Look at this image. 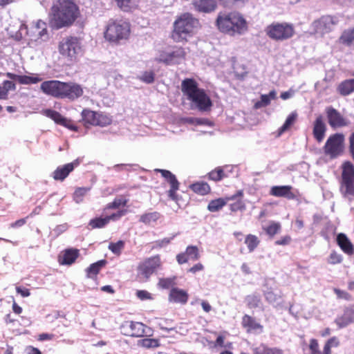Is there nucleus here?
Segmentation results:
<instances>
[{
    "mask_svg": "<svg viewBox=\"0 0 354 354\" xmlns=\"http://www.w3.org/2000/svg\"><path fill=\"white\" fill-rule=\"evenodd\" d=\"M215 26L219 32L230 36L241 35L248 30V24L239 11L218 12Z\"/></svg>",
    "mask_w": 354,
    "mask_h": 354,
    "instance_id": "1",
    "label": "nucleus"
},
{
    "mask_svg": "<svg viewBox=\"0 0 354 354\" xmlns=\"http://www.w3.org/2000/svg\"><path fill=\"white\" fill-rule=\"evenodd\" d=\"M77 15V7L73 1L57 0L51 8L49 23L53 28L59 29L71 25Z\"/></svg>",
    "mask_w": 354,
    "mask_h": 354,
    "instance_id": "2",
    "label": "nucleus"
},
{
    "mask_svg": "<svg viewBox=\"0 0 354 354\" xmlns=\"http://www.w3.org/2000/svg\"><path fill=\"white\" fill-rule=\"evenodd\" d=\"M40 89L48 95L72 100L80 97L83 93V90L80 85L58 80L45 81L41 84Z\"/></svg>",
    "mask_w": 354,
    "mask_h": 354,
    "instance_id": "3",
    "label": "nucleus"
},
{
    "mask_svg": "<svg viewBox=\"0 0 354 354\" xmlns=\"http://www.w3.org/2000/svg\"><path fill=\"white\" fill-rule=\"evenodd\" d=\"M199 21L189 12H184L178 16L173 24L171 38L176 43H185L192 37Z\"/></svg>",
    "mask_w": 354,
    "mask_h": 354,
    "instance_id": "4",
    "label": "nucleus"
},
{
    "mask_svg": "<svg viewBox=\"0 0 354 354\" xmlns=\"http://www.w3.org/2000/svg\"><path fill=\"white\" fill-rule=\"evenodd\" d=\"M181 91L187 100L192 102L198 110L209 111L212 106L209 97L203 88H199L198 83L193 78H185L181 83Z\"/></svg>",
    "mask_w": 354,
    "mask_h": 354,
    "instance_id": "5",
    "label": "nucleus"
},
{
    "mask_svg": "<svg viewBox=\"0 0 354 354\" xmlns=\"http://www.w3.org/2000/svg\"><path fill=\"white\" fill-rule=\"evenodd\" d=\"M130 34L131 25L129 22L122 19H111L105 26L104 37L111 44H120L123 41H127Z\"/></svg>",
    "mask_w": 354,
    "mask_h": 354,
    "instance_id": "6",
    "label": "nucleus"
},
{
    "mask_svg": "<svg viewBox=\"0 0 354 354\" xmlns=\"http://www.w3.org/2000/svg\"><path fill=\"white\" fill-rule=\"evenodd\" d=\"M267 36L275 41H284L292 38L295 33V27L287 22H273L265 30Z\"/></svg>",
    "mask_w": 354,
    "mask_h": 354,
    "instance_id": "7",
    "label": "nucleus"
},
{
    "mask_svg": "<svg viewBox=\"0 0 354 354\" xmlns=\"http://www.w3.org/2000/svg\"><path fill=\"white\" fill-rule=\"evenodd\" d=\"M341 169L340 192L344 197L354 196V165L345 161Z\"/></svg>",
    "mask_w": 354,
    "mask_h": 354,
    "instance_id": "8",
    "label": "nucleus"
},
{
    "mask_svg": "<svg viewBox=\"0 0 354 354\" xmlns=\"http://www.w3.org/2000/svg\"><path fill=\"white\" fill-rule=\"evenodd\" d=\"M58 50L64 57L72 61L81 54L82 46L77 37H68L59 41Z\"/></svg>",
    "mask_w": 354,
    "mask_h": 354,
    "instance_id": "9",
    "label": "nucleus"
},
{
    "mask_svg": "<svg viewBox=\"0 0 354 354\" xmlns=\"http://www.w3.org/2000/svg\"><path fill=\"white\" fill-rule=\"evenodd\" d=\"M344 140V137L341 133H335L330 136L324 147L325 154L331 158L339 156L343 150Z\"/></svg>",
    "mask_w": 354,
    "mask_h": 354,
    "instance_id": "10",
    "label": "nucleus"
},
{
    "mask_svg": "<svg viewBox=\"0 0 354 354\" xmlns=\"http://www.w3.org/2000/svg\"><path fill=\"white\" fill-rule=\"evenodd\" d=\"M154 171L160 173L161 176L170 185V189L167 192V195L171 200L175 201L180 206V198L177 194V191L179 189L180 187V183L177 180L176 176L170 171L166 169H156Z\"/></svg>",
    "mask_w": 354,
    "mask_h": 354,
    "instance_id": "11",
    "label": "nucleus"
},
{
    "mask_svg": "<svg viewBox=\"0 0 354 354\" xmlns=\"http://www.w3.org/2000/svg\"><path fill=\"white\" fill-rule=\"evenodd\" d=\"M162 266L160 255L157 254L145 259L138 267L140 273L146 279H149Z\"/></svg>",
    "mask_w": 354,
    "mask_h": 354,
    "instance_id": "12",
    "label": "nucleus"
},
{
    "mask_svg": "<svg viewBox=\"0 0 354 354\" xmlns=\"http://www.w3.org/2000/svg\"><path fill=\"white\" fill-rule=\"evenodd\" d=\"M187 56L185 49L182 46H175L172 51L160 54L158 61L167 65L178 64L185 60Z\"/></svg>",
    "mask_w": 354,
    "mask_h": 354,
    "instance_id": "13",
    "label": "nucleus"
},
{
    "mask_svg": "<svg viewBox=\"0 0 354 354\" xmlns=\"http://www.w3.org/2000/svg\"><path fill=\"white\" fill-rule=\"evenodd\" d=\"M339 345V342L336 337L329 338L324 344L323 351L319 350V345L318 340L312 338L309 341V351L310 354H332V348L337 347Z\"/></svg>",
    "mask_w": 354,
    "mask_h": 354,
    "instance_id": "14",
    "label": "nucleus"
},
{
    "mask_svg": "<svg viewBox=\"0 0 354 354\" xmlns=\"http://www.w3.org/2000/svg\"><path fill=\"white\" fill-rule=\"evenodd\" d=\"M326 113L328 122L333 129L347 127L350 124L347 118L332 106H328L326 109Z\"/></svg>",
    "mask_w": 354,
    "mask_h": 354,
    "instance_id": "15",
    "label": "nucleus"
},
{
    "mask_svg": "<svg viewBox=\"0 0 354 354\" xmlns=\"http://www.w3.org/2000/svg\"><path fill=\"white\" fill-rule=\"evenodd\" d=\"M270 194L275 197H284L288 200L298 201L300 193L298 190H294L291 185L272 186L270 190Z\"/></svg>",
    "mask_w": 354,
    "mask_h": 354,
    "instance_id": "16",
    "label": "nucleus"
},
{
    "mask_svg": "<svg viewBox=\"0 0 354 354\" xmlns=\"http://www.w3.org/2000/svg\"><path fill=\"white\" fill-rule=\"evenodd\" d=\"M201 257L198 248L196 245H188L184 252L176 255V261L178 264L182 265L189 261H196Z\"/></svg>",
    "mask_w": 354,
    "mask_h": 354,
    "instance_id": "17",
    "label": "nucleus"
},
{
    "mask_svg": "<svg viewBox=\"0 0 354 354\" xmlns=\"http://www.w3.org/2000/svg\"><path fill=\"white\" fill-rule=\"evenodd\" d=\"M243 194V190H238L234 194L226 196L225 198H218L214 200H212L208 205L207 209L210 212H216L221 210L224 206L226 205L227 202L234 199L237 196H241Z\"/></svg>",
    "mask_w": 354,
    "mask_h": 354,
    "instance_id": "18",
    "label": "nucleus"
},
{
    "mask_svg": "<svg viewBox=\"0 0 354 354\" xmlns=\"http://www.w3.org/2000/svg\"><path fill=\"white\" fill-rule=\"evenodd\" d=\"M43 114L48 118H50L55 123L66 127L70 129L75 130V127L71 123V120L63 117L59 113L52 109H45L43 111Z\"/></svg>",
    "mask_w": 354,
    "mask_h": 354,
    "instance_id": "19",
    "label": "nucleus"
},
{
    "mask_svg": "<svg viewBox=\"0 0 354 354\" xmlns=\"http://www.w3.org/2000/svg\"><path fill=\"white\" fill-rule=\"evenodd\" d=\"M335 322L340 328L354 322V305L346 308L344 313L337 317Z\"/></svg>",
    "mask_w": 354,
    "mask_h": 354,
    "instance_id": "20",
    "label": "nucleus"
},
{
    "mask_svg": "<svg viewBox=\"0 0 354 354\" xmlns=\"http://www.w3.org/2000/svg\"><path fill=\"white\" fill-rule=\"evenodd\" d=\"M193 5L196 10L204 13L212 12L217 8L216 0H194Z\"/></svg>",
    "mask_w": 354,
    "mask_h": 354,
    "instance_id": "21",
    "label": "nucleus"
},
{
    "mask_svg": "<svg viewBox=\"0 0 354 354\" xmlns=\"http://www.w3.org/2000/svg\"><path fill=\"white\" fill-rule=\"evenodd\" d=\"M76 162L66 164L58 167L53 173L52 176L55 180L63 181L68 174L75 169Z\"/></svg>",
    "mask_w": 354,
    "mask_h": 354,
    "instance_id": "22",
    "label": "nucleus"
},
{
    "mask_svg": "<svg viewBox=\"0 0 354 354\" xmlns=\"http://www.w3.org/2000/svg\"><path fill=\"white\" fill-rule=\"evenodd\" d=\"M326 131V127L324 122L323 117L322 115L317 116L313 124V133L318 142H321L324 140Z\"/></svg>",
    "mask_w": 354,
    "mask_h": 354,
    "instance_id": "23",
    "label": "nucleus"
},
{
    "mask_svg": "<svg viewBox=\"0 0 354 354\" xmlns=\"http://www.w3.org/2000/svg\"><path fill=\"white\" fill-rule=\"evenodd\" d=\"M336 241L340 249L348 255L354 254V245L344 233H339L337 236Z\"/></svg>",
    "mask_w": 354,
    "mask_h": 354,
    "instance_id": "24",
    "label": "nucleus"
},
{
    "mask_svg": "<svg viewBox=\"0 0 354 354\" xmlns=\"http://www.w3.org/2000/svg\"><path fill=\"white\" fill-rule=\"evenodd\" d=\"M90 113H91V115H90V124L106 127L112 122L111 118L106 114L95 111H90Z\"/></svg>",
    "mask_w": 354,
    "mask_h": 354,
    "instance_id": "25",
    "label": "nucleus"
},
{
    "mask_svg": "<svg viewBox=\"0 0 354 354\" xmlns=\"http://www.w3.org/2000/svg\"><path fill=\"white\" fill-rule=\"evenodd\" d=\"M189 298L187 291L178 288H172L169 294V299L174 303L185 304Z\"/></svg>",
    "mask_w": 354,
    "mask_h": 354,
    "instance_id": "26",
    "label": "nucleus"
},
{
    "mask_svg": "<svg viewBox=\"0 0 354 354\" xmlns=\"http://www.w3.org/2000/svg\"><path fill=\"white\" fill-rule=\"evenodd\" d=\"M77 256V250L67 249L59 254V262L62 265H71L75 261Z\"/></svg>",
    "mask_w": 354,
    "mask_h": 354,
    "instance_id": "27",
    "label": "nucleus"
},
{
    "mask_svg": "<svg viewBox=\"0 0 354 354\" xmlns=\"http://www.w3.org/2000/svg\"><path fill=\"white\" fill-rule=\"evenodd\" d=\"M241 325L248 332L256 330H262L263 326L257 322L255 319L248 315H245L242 317Z\"/></svg>",
    "mask_w": 354,
    "mask_h": 354,
    "instance_id": "28",
    "label": "nucleus"
},
{
    "mask_svg": "<svg viewBox=\"0 0 354 354\" xmlns=\"http://www.w3.org/2000/svg\"><path fill=\"white\" fill-rule=\"evenodd\" d=\"M253 354H283V351L277 347H269L265 344L252 348Z\"/></svg>",
    "mask_w": 354,
    "mask_h": 354,
    "instance_id": "29",
    "label": "nucleus"
},
{
    "mask_svg": "<svg viewBox=\"0 0 354 354\" xmlns=\"http://www.w3.org/2000/svg\"><path fill=\"white\" fill-rule=\"evenodd\" d=\"M189 188L196 194L201 196H205L211 192V187L206 182L200 181L192 183Z\"/></svg>",
    "mask_w": 354,
    "mask_h": 354,
    "instance_id": "30",
    "label": "nucleus"
},
{
    "mask_svg": "<svg viewBox=\"0 0 354 354\" xmlns=\"http://www.w3.org/2000/svg\"><path fill=\"white\" fill-rule=\"evenodd\" d=\"M123 12H131L138 7L140 0H114Z\"/></svg>",
    "mask_w": 354,
    "mask_h": 354,
    "instance_id": "31",
    "label": "nucleus"
},
{
    "mask_svg": "<svg viewBox=\"0 0 354 354\" xmlns=\"http://www.w3.org/2000/svg\"><path fill=\"white\" fill-rule=\"evenodd\" d=\"M338 93L343 95H348L354 91V79L346 80L342 82L337 88Z\"/></svg>",
    "mask_w": 354,
    "mask_h": 354,
    "instance_id": "32",
    "label": "nucleus"
},
{
    "mask_svg": "<svg viewBox=\"0 0 354 354\" xmlns=\"http://www.w3.org/2000/svg\"><path fill=\"white\" fill-rule=\"evenodd\" d=\"M227 167V166L216 167L207 174V178L210 180L218 182L227 178V175L225 172V169Z\"/></svg>",
    "mask_w": 354,
    "mask_h": 354,
    "instance_id": "33",
    "label": "nucleus"
},
{
    "mask_svg": "<svg viewBox=\"0 0 354 354\" xmlns=\"http://www.w3.org/2000/svg\"><path fill=\"white\" fill-rule=\"evenodd\" d=\"M341 44L350 46L354 42V26L344 30L339 38Z\"/></svg>",
    "mask_w": 354,
    "mask_h": 354,
    "instance_id": "34",
    "label": "nucleus"
},
{
    "mask_svg": "<svg viewBox=\"0 0 354 354\" xmlns=\"http://www.w3.org/2000/svg\"><path fill=\"white\" fill-rule=\"evenodd\" d=\"M297 116V112L293 111L287 117L284 124L278 129V136H281L284 132L290 129L296 122Z\"/></svg>",
    "mask_w": 354,
    "mask_h": 354,
    "instance_id": "35",
    "label": "nucleus"
},
{
    "mask_svg": "<svg viewBox=\"0 0 354 354\" xmlns=\"http://www.w3.org/2000/svg\"><path fill=\"white\" fill-rule=\"evenodd\" d=\"M129 335L131 337H142L145 333V325L141 322H131L129 324Z\"/></svg>",
    "mask_w": 354,
    "mask_h": 354,
    "instance_id": "36",
    "label": "nucleus"
},
{
    "mask_svg": "<svg viewBox=\"0 0 354 354\" xmlns=\"http://www.w3.org/2000/svg\"><path fill=\"white\" fill-rule=\"evenodd\" d=\"M160 216V214L158 212H147L140 216L139 221L145 225H151L156 222Z\"/></svg>",
    "mask_w": 354,
    "mask_h": 354,
    "instance_id": "37",
    "label": "nucleus"
},
{
    "mask_svg": "<svg viewBox=\"0 0 354 354\" xmlns=\"http://www.w3.org/2000/svg\"><path fill=\"white\" fill-rule=\"evenodd\" d=\"M243 196L244 193L243 192L241 196H237L234 199L230 201H233V203L230 204V209L232 212H235L238 211H243L245 209V204L243 200Z\"/></svg>",
    "mask_w": 354,
    "mask_h": 354,
    "instance_id": "38",
    "label": "nucleus"
},
{
    "mask_svg": "<svg viewBox=\"0 0 354 354\" xmlns=\"http://www.w3.org/2000/svg\"><path fill=\"white\" fill-rule=\"evenodd\" d=\"M245 243L250 252H252L259 245L260 240L254 234H248L245 239Z\"/></svg>",
    "mask_w": 354,
    "mask_h": 354,
    "instance_id": "39",
    "label": "nucleus"
},
{
    "mask_svg": "<svg viewBox=\"0 0 354 354\" xmlns=\"http://www.w3.org/2000/svg\"><path fill=\"white\" fill-rule=\"evenodd\" d=\"M15 84L8 80H6L3 83V86L0 85V100H6L8 98V91L15 89Z\"/></svg>",
    "mask_w": 354,
    "mask_h": 354,
    "instance_id": "40",
    "label": "nucleus"
},
{
    "mask_svg": "<svg viewBox=\"0 0 354 354\" xmlns=\"http://www.w3.org/2000/svg\"><path fill=\"white\" fill-rule=\"evenodd\" d=\"M333 25L332 20L329 18H323L317 22V28L322 33H326L331 30V26Z\"/></svg>",
    "mask_w": 354,
    "mask_h": 354,
    "instance_id": "41",
    "label": "nucleus"
},
{
    "mask_svg": "<svg viewBox=\"0 0 354 354\" xmlns=\"http://www.w3.org/2000/svg\"><path fill=\"white\" fill-rule=\"evenodd\" d=\"M245 302L249 308H257L261 303V297L256 294L249 295L245 297Z\"/></svg>",
    "mask_w": 354,
    "mask_h": 354,
    "instance_id": "42",
    "label": "nucleus"
},
{
    "mask_svg": "<svg viewBox=\"0 0 354 354\" xmlns=\"http://www.w3.org/2000/svg\"><path fill=\"white\" fill-rule=\"evenodd\" d=\"M281 229V225L279 222L272 221L270 224L263 228L265 232L270 237H273L274 235L278 234Z\"/></svg>",
    "mask_w": 354,
    "mask_h": 354,
    "instance_id": "43",
    "label": "nucleus"
},
{
    "mask_svg": "<svg viewBox=\"0 0 354 354\" xmlns=\"http://www.w3.org/2000/svg\"><path fill=\"white\" fill-rule=\"evenodd\" d=\"M35 29L38 38L41 39L42 41H45L48 38L46 24L45 22L41 20L38 21L36 24Z\"/></svg>",
    "mask_w": 354,
    "mask_h": 354,
    "instance_id": "44",
    "label": "nucleus"
},
{
    "mask_svg": "<svg viewBox=\"0 0 354 354\" xmlns=\"http://www.w3.org/2000/svg\"><path fill=\"white\" fill-rule=\"evenodd\" d=\"M42 80L41 78L38 77L37 75H20L18 77V82L21 84H37Z\"/></svg>",
    "mask_w": 354,
    "mask_h": 354,
    "instance_id": "45",
    "label": "nucleus"
},
{
    "mask_svg": "<svg viewBox=\"0 0 354 354\" xmlns=\"http://www.w3.org/2000/svg\"><path fill=\"white\" fill-rule=\"evenodd\" d=\"M124 241L120 240L116 243H110L108 248L111 250L114 254L120 255L122 252V250L124 248Z\"/></svg>",
    "mask_w": 354,
    "mask_h": 354,
    "instance_id": "46",
    "label": "nucleus"
},
{
    "mask_svg": "<svg viewBox=\"0 0 354 354\" xmlns=\"http://www.w3.org/2000/svg\"><path fill=\"white\" fill-rule=\"evenodd\" d=\"M127 203V200L124 196L116 198L113 202L107 204L106 209H118L120 207H124Z\"/></svg>",
    "mask_w": 354,
    "mask_h": 354,
    "instance_id": "47",
    "label": "nucleus"
},
{
    "mask_svg": "<svg viewBox=\"0 0 354 354\" xmlns=\"http://www.w3.org/2000/svg\"><path fill=\"white\" fill-rule=\"evenodd\" d=\"M175 277L172 278H160L158 282V286L161 289H169L175 285Z\"/></svg>",
    "mask_w": 354,
    "mask_h": 354,
    "instance_id": "48",
    "label": "nucleus"
},
{
    "mask_svg": "<svg viewBox=\"0 0 354 354\" xmlns=\"http://www.w3.org/2000/svg\"><path fill=\"white\" fill-rule=\"evenodd\" d=\"M108 223L109 218H107L106 216L104 218H95L90 221V225H91L93 228H101Z\"/></svg>",
    "mask_w": 354,
    "mask_h": 354,
    "instance_id": "49",
    "label": "nucleus"
},
{
    "mask_svg": "<svg viewBox=\"0 0 354 354\" xmlns=\"http://www.w3.org/2000/svg\"><path fill=\"white\" fill-rule=\"evenodd\" d=\"M106 263L107 261L105 259H102L92 263L90 265V273L97 274L106 266Z\"/></svg>",
    "mask_w": 354,
    "mask_h": 354,
    "instance_id": "50",
    "label": "nucleus"
},
{
    "mask_svg": "<svg viewBox=\"0 0 354 354\" xmlns=\"http://www.w3.org/2000/svg\"><path fill=\"white\" fill-rule=\"evenodd\" d=\"M141 345L147 348H156L159 346V342L156 339L145 338L141 340Z\"/></svg>",
    "mask_w": 354,
    "mask_h": 354,
    "instance_id": "51",
    "label": "nucleus"
},
{
    "mask_svg": "<svg viewBox=\"0 0 354 354\" xmlns=\"http://www.w3.org/2000/svg\"><path fill=\"white\" fill-rule=\"evenodd\" d=\"M264 296H265V298L269 302V303H275L277 302L279 299H280V296L275 293L273 290H267L265 293H264Z\"/></svg>",
    "mask_w": 354,
    "mask_h": 354,
    "instance_id": "52",
    "label": "nucleus"
},
{
    "mask_svg": "<svg viewBox=\"0 0 354 354\" xmlns=\"http://www.w3.org/2000/svg\"><path fill=\"white\" fill-rule=\"evenodd\" d=\"M342 261V257L336 251H333L328 259V263L330 264H338Z\"/></svg>",
    "mask_w": 354,
    "mask_h": 354,
    "instance_id": "53",
    "label": "nucleus"
},
{
    "mask_svg": "<svg viewBox=\"0 0 354 354\" xmlns=\"http://www.w3.org/2000/svg\"><path fill=\"white\" fill-rule=\"evenodd\" d=\"M155 74L153 71H145L143 73L140 80L147 84H151L154 82Z\"/></svg>",
    "mask_w": 354,
    "mask_h": 354,
    "instance_id": "54",
    "label": "nucleus"
},
{
    "mask_svg": "<svg viewBox=\"0 0 354 354\" xmlns=\"http://www.w3.org/2000/svg\"><path fill=\"white\" fill-rule=\"evenodd\" d=\"M333 291L336 294L337 298L339 299L349 301L352 299V296L346 291L342 290L338 288H334Z\"/></svg>",
    "mask_w": 354,
    "mask_h": 354,
    "instance_id": "55",
    "label": "nucleus"
},
{
    "mask_svg": "<svg viewBox=\"0 0 354 354\" xmlns=\"http://www.w3.org/2000/svg\"><path fill=\"white\" fill-rule=\"evenodd\" d=\"M86 189H85V188L77 189L73 195V198H74V200L75 201V202L77 203H79L81 201H82L83 196L86 194Z\"/></svg>",
    "mask_w": 354,
    "mask_h": 354,
    "instance_id": "56",
    "label": "nucleus"
},
{
    "mask_svg": "<svg viewBox=\"0 0 354 354\" xmlns=\"http://www.w3.org/2000/svg\"><path fill=\"white\" fill-rule=\"evenodd\" d=\"M136 296L140 300H151L153 299V297L150 292L147 290H141L136 292Z\"/></svg>",
    "mask_w": 354,
    "mask_h": 354,
    "instance_id": "57",
    "label": "nucleus"
},
{
    "mask_svg": "<svg viewBox=\"0 0 354 354\" xmlns=\"http://www.w3.org/2000/svg\"><path fill=\"white\" fill-rule=\"evenodd\" d=\"M127 211L126 209L119 210L116 213H113L109 216H107L106 218H109V223L110 221H117L120 219L122 216H124L127 214Z\"/></svg>",
    "mask_w": 354,
    "mask_h": 354,
    "instance_id": "58",
    "label": "nucleus"
},
{
    "mask_svg": "<svg viewBox=\"0 0 354 354\" xmlns=\"http://www.w3.org/2000/svg\"><path fill=\"white\" fill-rule=\"evenodd\" d=\"M292 241V238L290 235H286L281 237V239L277 240L274 243L277 245H289Z\"/></svg>",
    "mask_w": 354,
    "mask_h": 354,
    "instance_id": "59",
    "label": "nucleus"
},
{
    "mask_svg": "<svg viewBox=\"0 0 354 354\" xmlns=\"http://www.w3.org/2000/svg\"><path fill=\"white\" fill-rule=\"evenodd\" d=\"M204 270V266L201 263H197L194 264L192 267L188 269L187 272L196 274L198 272L203 271Z\"/></svg>",
    "mask_w": 354,
    "mask_h": 354,
    "instance_id": "60",
    "label": "nucleus"
},
{
    "mask_svg": "<svg viewBox=\"0 0 354 354\" xmlns=\"http://www.w3.org/2000/svg\"><path fill=\"white\" fill-rule=\"evenodd\" d=\"M68 229V225L66 223H64L62 225H59L55 227V228L53 230V232L55 234V236H59L62 233L66 231Z\"/></svg>",
    "mask_w": 354,
    "mask_h": 354,
    "instance_id": "61",
    "label": "nucleus"
},
{
    "mask_svg": "<svg viewBox=\"0 0 354 354\" xmlns=\"http://www.w3.org/2000/svg\"><path fill=\"white\" fill-rule=\"evenodd\" d=\"M16 291L18 294L21 295L23 297H27L30 295V292L29 289L26 288H22L21 286L16 287Z\"/></svg>",
    "mask_w": 354,
    "mask_h": 354,
    "instance_id": "62",
    "label": "nucleus"
},
{
    "mask_svg": "<svg viewBox=\"0 0 354 354\" xmlns=\"http://www.w3.org/2000/svg\"><path fill=\"white\" fill-rule=\"evenodd\" d=\"M225 6H234L239 3H245L248 0H219Z\"/></svg>",
    "mask_w": 354,
    "mask_h": 354,
    "instance_id": "63",
    "label": "nucleus"
},
{
    "mask_svg": "<svg viewBox=\"0 0 354 354\" xmlns=\"http://www.w3.org/2000/svg\"><path fill=\"white\" fill-rule=\"evenodd\" d=\"M349 150L354 160V132L349 137Z\"/></svg>",
    "mask_w": 354,
    "mask_h": 354,
    "instance_id": "64",
    "label": "nucleus"
}]
</instances>
